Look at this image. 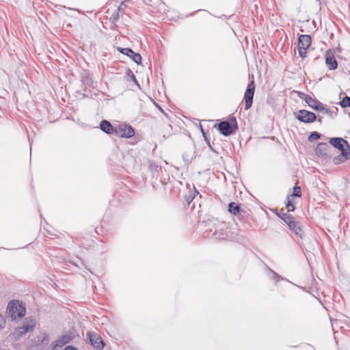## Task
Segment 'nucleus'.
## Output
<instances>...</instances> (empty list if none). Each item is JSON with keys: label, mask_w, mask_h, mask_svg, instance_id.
<instances>
[{"label": "nucleus", "mask_w": 350, "mask_h": 350, "mask_svg": "<svg viewBox=\"0 0 350 350\" xmlns=\"http://www.w3.org/2000/svg\"><path fill=\"white\" fill-rule=\"evenodd\" d=\"M321 137V134L318 132L314 131L310 133V135L308 137V140L310 142H312L314 139H318Z\"/></svg>", "instance_id": "27"}, {"label": "nucleus", "mask_w": 350, "mask_h": 350, "mask_svg": "<svg viewBox=\"0 0 350 350\" xmlns=\"http://www.w3.org/2000/svg\"><path fill=\"white\" fill-rule=\"evenodd\" d=\"M228 211L234 215H237V213H243L240 206L235 202H230L228 204Z\"/></svg>", "instance_id": "19"}, {"label": "nucleus", "mask_w": 350, "mask_h": 350, "mask_svg": "<svg viewBox=\"0 0 350 350\" xmlns=\"http://www.w3.org/2000/svg\"><path fill=\"white\" fill-rule=\"evenodd\" d=\"M118 50L122 54L127 55L133 60L136 64H140L142 63L141 55L138 53L134 52L131 49L129 48H121L118 47Z\"/></svg>", "instance_id": "9"}, {"label": "nucleus", "mask_w": 350, "mask_h": 350, "mask_svg": "<svg viewBox=\"0 0 350 350\" xmlns=\"http://www.w3.org/2000/svg\"><path fill=\"white\" fill-rule=\"evenodd\" d=\"M5 323L3 317L0 314V330L4 327Z\"/></svg>", "instance_id": "29"}, {"label": "nucleus", "mask_w": 350, "mask_h": 350, "mask_svg": "<svg viewBox=\"0 0 350 350\" xmlns=\"http://www.w3.org/2000/svg\"><path fill=\"white\" fill-rule=\"evenodd\" d=\"M100 128L107 134H115L116 127H113L111 122L107 120H102L100 124Z\"/></svg>", "instance_id": "17"}, {"label": "nucleus", "mask_w": 350, "mask_h": 350, "mask_svg": "<svg viewBox=\"0 0 350 350\" xmlns=\"http://www.w3.org/2000/svg\"><path fill=\"white\" fill-rule=\"evenodd\" d=\"M215 127H217L219 132L224 136H229L233 134L238 129L237 120L234 117H232L230 121H221L219 124H215Z\"/></svg>", "instance_id": "2"}, {"label": "nucleus", "mask_w": 350, "mask_h": 350, "mask_svg": "<svg viewBox=\"0 0 350 350\" xmlns=\"http://www.w3.org/2000/svg\"><path fill=\"white\" fill-rule=\"evenodd\" d=\"M255 91V83L252 79L247 85L244 94L245 109L248 110L251 108L253 103V98Z\"/></svg>", "instance_id": "4"}, {"label": "nucleus", "mask_w": 350, "mask_h": 350, "mask_svg": "<svg viewBox=\"0 0 350 350\" xmlns=\"http://www.w3.org/2000/svg\"><path fill=\"white\" fill-rule=\"evenodd\" d=\"M292 197H301V189L299 186H295L293 188V193L291 195Z\"/></svg>", "instance_id": "24"}, {"label": "nucleus", "mask_w": 350, "mask_h": 350, "mask_svg": "<svg viewBox=\"0 0 350 350\" xmlns=\"http://www.w3.org/2000/svg\"><path fill=\"white\" fill-rule=\"evenodd\" d=\"M198 193V191L196 190V189L194 187V191L193 192L191 193L192 196H194V197L196 196V194Z\"/></svg>", "instance_id": "33"}, {"label": "nucleus", "mask_w": 350, "mask_h": 350, "mask_svg": "<svg viewBox=\"0 0 350 350\" xmlns=\"http://www.w3.org/2000/svg\"><path fill=\"white\" fill-rule=\"evenodd\" d=\"M325 64L329 70H335L338 67L337 61L334 57V51H327L325 54Z\"/></svg>", "instance_id": "12"}, {"label": "nucleus", "mask_w": 350, "mask_h": 350, "mask_svg": "<svg viewBox=\"0 0 350 350\" xmlns=\"http://www.w3.org/2000/svg\"><path fill=\"white\" fill-rule=\"evenodd\" d=\"M242 212L243 213L240 212L239 213L237 214V216L239 220L244 219L249 216V213L245 210L242 209Z\"/></svg>", "instance_id": "28"}, {"label": "nucleus", "mask_w": 350, "mask_h": 350, "mask_svg": "<svg viewBox=\"0 0 350 350\" xmlns=\"http://www.w3.org/2000/svg\"><path fill=\"white\" fill-rule=\"evenodd\" d=\"M87 339L90 343L97 350H102L105 343L100 336L95 332H88L86 334Z\"/></svg>", "instance_id": "5"}, {"label": "nucleus", "mask_w": 350, "mask_h": 350, "mask_svg": "<svg viewBox=\"0 0 350 350\" xmlns=\"http://www.w3.org/2000/svg\"><path fill=\"white\" fill-rule=\"evenodd\" d=\"M296 114V118L304 123H312L317 120V116L313 112L301 109L297 111Z\"/></svg>", "instance_id": "7"}, {"label": "nucleus", "mask_w": 350, "mask_h": 350, "mask_svg": "<svg viewBox=\"0 0 350 350\" xmlns=\"http://www.w3.org/2000/svg\"><path fill=\"white\" fill-rule=\"evenodd\" d=\"M275 214L281 219H282L286 224L288 222L287 221V217L289 218L290 219H292V217L293 216L290 214H288V213H278L276 212Z\"/></svg>", "instance_id": "22"}, {"label": "nucleus", "mask_w": 350, "mask_h": 350, "mask_svg": "<svg viewBox=\"0 0 350 350\" xmlns=\"http://www.w3.org/2000/svg\"><path fill=\"white\" fill-rule=\"evenodd\" d=\"M295 93L298 96V97L304 100L314 110L317 111L319 107L321 105V103L313 98H312L308 94H306L304 92L299 91H295Z\"/></svg>", "instance_id": "8"}, {"label": "nucleus", "mask_w": 350, "mask_h": 350, "mask_svg": "<svg viewBox=\"0 0 350 350\" xmlns=\"http://www.w3.org/2000/svg\"><path fill=\"white\" fill-rule=\"evenodd\" d=\"M206 144H208V147L211 148V150L213 152H216L212 147V146L211 145V142H210V140L208 138V141H206Z\"/></svg>", "instance_id": "32"}, {"label": "nucleus", "mask_w": 350, "mask_h": 350, "mask_svg": "<svg viewBox=\"0 0 350 350\" xmlns=\"http://www.w3.org/2000/svg\"><path fill=\"white\" fill-rule=\"evenodd\" d=\"M193 199H194V196H192L191 194H190L189 196H185V200L188 204H190L193 201Z\"/></svg>", "instance_id": "30"}, {"label": "nucleus", "mask_w": 350, "mask_h": 350, "mask_svg": "<svg viewBox=\"0 0 350 350\" xmlns=\"http://www.w3.org/2000/svg\"><path fill=\"white\" fill-rule=\"evenodd\" d=\"M350 159V146L347 145V148L342 150L340 153L333 158V163L339 165L345 163Z\"/></svg>", "instance_id": "10"}, {"label": "nucleus", "mask_w": 350, "mask_h": 350, "mask_svg": "<svg viewBox=\"0 0 350 350\" xmlns=\"http://www.w3.org/2000/svg\"><path fill=\"white\" fill-rule=\"evenodd\" d=\"M317 111L321 112L323 114H326L331 118H334V116L336 114V112L332 111L330 109L324 107L322 103L319 107V109H317Z\"/></svg>", "instance_id": "20"}, {"label": "nucleus", "mask_w": 350, "mask_h": 350, "mask_svg": "<svg viewBox=\"0 0 350 350\" xmlns=\"http://www.w3.org/2000/svg\"><path fill=\"white\" fill-rule=\"evenodd\" d=\"M340 105L342 107H350V97L349 96H345L340 102Z\"/></svg>", "instance_id": "25"}, {"label": "nucleus", "mask_w": 350, "mask_h": 350, "mask_svg": "<svg viewBox=\"0 0 350 350\" xmlns=\"http://www.w3.org/2000/svg\"><path fill=\"white\" fill-rule=\"evenodd\" d=\"M317 120H318V122H319L320 123L322 122V117L319 116Z\"/></svg>", "instance_id": "34"}, {"label": "nucleus", "mask_w": 350, "mask_h": 350, "mask_svg": "<svg viewBox=\"0 0 350 350\" xmlns=\"http://www.w3.org/2000/svg\"><path fill=\"white\" fill-rule=\"evenodd\" d=\"M69 342V338L66 336H62L59 338L55 340L52 345L53 350H57V349L62 348Z\"/></svg>", "instance_id": "18"}, {"label": "nucleus", "mask_w": 350, "mask_h": 350, "mask_svg": "<svg viewBox=\"0 0 350 350\" xmlns=\"http://www.w3.org/2000/svg\"><path fill=\"white\" fill-rule=\"evenodd\" d=\"M126 74L128 77H129L131 78V80L133 82H135L136 84L139 85L138 84V82L137 81V79L135 76V75L133 73V72L131 71V69L128 68L126 72Z\"/></svg>", "instance_id": "26"}, {"label": "nucleus", "mask_w": 350, "mask_h": 350, "mask_svg": "<svg viewBox=\"0 0 350 350\" xmlns=\"http://www.w3.org/2000/svg\"><path fill=\"white\" fill-rule=\"evenodd\" d=\"M312 42L311 37L309 35H301L298 39V51L301 57L306 56V50Z\"/></svg>", "instance_id": "3"}, {"label": "nucleus", "mask_w": 350, "mask_h": 350, "mask_svg": "<svg viewBox=\"0 0 350 350\" xmlns=\"http://www.w3.org/2000/svg\"><path fill=\"white\" fill-rule=\"evenodd\" d=\"M329 144L340 152H342V150L347 148V145H349L347 140L341 137L331 138L329 139Z\"/></svg>", "instance_id": "11"}, {"label": "nucleus", "mask_w": 350, "mask_h": 350, "mask_svg": "<svg viewBox=\"0 0 350 350\" xmlns=\"http://www.w3.org/2000/svg\"><path fill=\"white\" fill-rule=\"evenodd\" d=\"M226 224L224 223L219 224L217 228L215 229L213 236L216 239L224 240L228 237V234L225 230Z\"/></svg>", "instance_id": "15"}, {"label": "nucleus", "mask_w": 350, "mask_h": 350, "mask_svg": "<svg viewBox=\"0 0 350 350\" xmlns=\"http://www.w3.org/2000/svg\"><path fill=\"white\" fill-rule=\"evenodd\" d=\"M288 220H287V223L286 224L288 225V228L297 235H298L299 237H301V235H302V230H301V225L300 224L295 221V218L293 217H292V219H290L289 218H286Z\"/></svg>", "instance_id": "14"}, {"label": "nucleus", "mask_w": 350, "mask_h": 350, "mask_svg": "<svg viewBox=\"0 0 350 350\" xmlns=\"http://www.w3.org/2000/svg\"><path fill=\"white\" fill-rule=\"evenodd\" d=\"M121 9V5L118 7V8L113 12V14L110 17V21L113 23H116L120 18L119 12Z\"/></svg>", "instance_id": "23"}, {"label": "nucleus", "mask_w": 350, "mask_h": 350, "mask_svg": "<svg viewBox=\"0 0 350 350\" xmlns=\"http://www.w3.org/2000/svg\"><path fill=\"white\" fill-rule=\"evenodd\" d=\"M26 309L24 304L18 300L10 301L6 308V314L12 320H16V318H22L25 316Z\"/></svg>", "instance_id": "1"}, {"label": "nucleus", "mask_w": 350, "mask_h": 350, "mask_svg": "<svg viewBox=\"0 0 350 350\" xmlns=\"http://www.w3.org/2000/svg\"><path fill=\"white\" fill-rule=\"evenodd\" d=\"M134 134V129L130 125L120 124L115 129V135L120 137L129 138L133 136Z\"/></svg>", "instance_id": "6"}, {"label": "nucleus", "mask_w": 350, "mask_h": 350, "mask_svg": "<svg viewBox=\"0 0 350 350\" xmlns=\"http://www.w3.org/2000/svg\"><path fill=\"white\" fill-rule=\"evenodd\" d=\"M35 322L33 320H28L27 319H25L23 326L17 328L18 336H21L27 332L33 330Z\"/></svg>", "instance_id": "13"}, {"label": "nucleus", "mask_w": 350, "mask_h": 350, "mask_svg": "<svg viewBox=\"0 0 350 350\" xmlns=\"http://www.w3.org/2000/svg\"><path fill=\"white\" fill-rule=\"evenodd\" d=\"M286 208H287L288 212L293 211L295 207L293 204V198L292 196H288L286 198Z\"/></svg>", "instance_id": "21"}, {"label": "nucleus", "mask_w": 350, "mask_h": 350, "mask_svg": "<svg viewBox=\"0 0 350 350\" xmlns=\"http://www.w3.org/2000/svg\"><path fill=\"white\" fill-rule=\"evenodd\" d=\"M200 128H201V131H202V135H203V136H204V137L205 141H208V137H207V136H206V133H205V132H204V131L203 130V129H202V126H200Z\"/></svg>", "instance_id": "31"}, {"label": "nucleus", "mask_w": 350, "mask_h": 350, "mask_svg": "<svg viewBox=\"0 0 350 350\" xmlns=\"http://www.w3.org/2000/svg\"><path fill=\"white\" fill-rule=\"evenodd\" d=\"M330 149V147L327 143H319L316 147L315 152L316 154L321 157L327 158L328 157V152Z\"/></svg>", "instance_id": "16"}, {"label": "nucleus", "mask_w": 350, "mask_h": 350, "mask_svg": "<svg viewBox=\"0 0 350 350\" xmlns=\"http://www.w3.org/2000/svg\"><path fill=\"white\" fill-rule=\"evenodd\" d=\"M120 5H121V8H124V4H123V3H122L120 4Z\"/></svg>", "instance_id": "35"}]
</instances>
